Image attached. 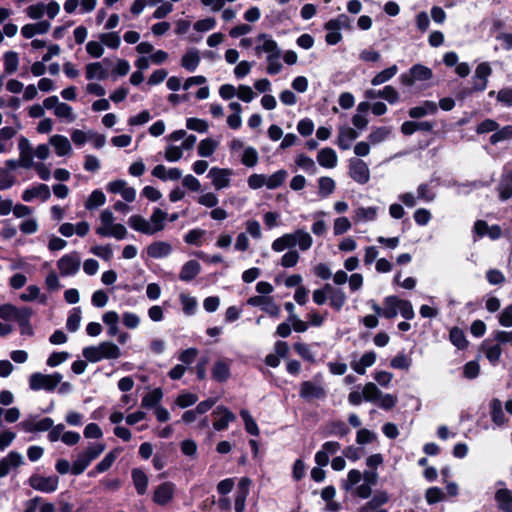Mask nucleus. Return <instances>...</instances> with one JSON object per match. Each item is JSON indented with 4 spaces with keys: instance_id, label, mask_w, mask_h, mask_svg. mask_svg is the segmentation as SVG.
<instances>
[{
    "instance_id": "obj_1",
    "label": "nucleus",
    "mask_w": 512,
    "mask_h": 512,
    "mask_svg": "<svg viewBox=\"0 0 512 512\" xmlns=\"http://www.w3.org/2000/svg\"><path fill=\"white\" fill-rule=\"evenodd\" d=\"M313 239L311 235L304 229H297L293 233H286L281 237L276 238L271 245L275 252H282L285 249L292 250L296 245L300 250L306 251L311 248Z\"/></svg>"
},
{
    "instance_id": "obj_2",
    "label": "nucleus",
    "mask_w": 512,
    "mask_h": 512,
    "mask_svg": "<svg viewBox=\"0 0 512 512\" xmlns=\"http://www.w3.org/2000/svg\"><path fill=\"white\" fill-rule=\"evenodd\" d=\"M105 448L106 445L104 443H90L85 450L78 454L76 460L71 465L66 460V473L70 472L72 475L82 474L103 453Z\"/></svg>"
},
{
    "instance_id": "obj_3",
    "label": "nucleus",
    "mask_w": 512,
    "mask_h": 512,
    "mask_svg": "<svg viewBox=\"0 0 512 512\" xmlns=\"http://www.w3.org/2000/svg\"><path fill=\"white\" fill-rule=\"evenodd\" d=\"M492 73V69L487 62L480 63L473 76V84L470 87H460L456 91V99L464 101L471 97L474 92H482L486 89L488 78Z\"/></svg>"
},
{
    "instance_id": "obj_4",
    "label": "nucleus",
    "mask_w": 512,
    "mask_h": 512,
    "mask_svg": "<svg viewBox=\"0 0 512 512\" xmlns=\"http://www.w3.org/2000/svg\"><path fill=\"white\" fill-rule=\"evenodd\" d=\"M82 355L86 361L97 363L103 359H117L121 356L120 348L110 341H103L97 346L83 348Z\"/></svg>"
},
{
    "instance_id": "obj_5",
    "label": "nucleus",
    "mask_w": 512,
    "mask_h": 512,
    "mask_svg": "<svg viewBox=\"0 0 512 512\" xmlns=\"http://www.w3.org/2000/svg\"><path fill=\"white\" fill-rule=\"evenodd\" d=\"M62 378V374L58 372L50 375L35 372L29 377V387L33 391L45 390L47 392H53L61 383Z\"/></svg>"
},
{
    "instance_id": "obj_6",
    "label": "nucleus",
    "mask_w": 512,
    "mask_h": 512,
    "mask_svg": "<svg viewBox=\"0 0 512 512\" xmlns=\"http://www.w3.org/2000/svg\"><path fill=\"white\" fill-rule=\"evenodd\" d=\"M349 176L358 184L364 185L370 180L368 165L359 158L349 160Z\"/></svg>"
},
{
    "instance_id": "obj_7",
    "label": "nucleus",
    "mask_w": 512,
    "mask_h": 512,
    "mask_svg": "<svg viewBox=\"0 0 512 512\" xmlns=\"http://www.w3.org/2000/svg\"><path fill=\"white\" fill-rule=\"evenodd\" d=\"M401 298L396 295H390L383 299L382 306L374 305L375 313L386 319H393L398 314V307Z\"/></svg>"
},
{
    "instance_id": "obj_8",
    "label": "nucleus",
    "mask_w": 512,
    "mask_h": 512,
    "mask_svg": "<svg viewBox=\"0 0 512 512\" xmlns=\"http://www.w3.org/2000/svg\"><path fill=\"white\" fill-rule=\"evenodd\" d=\"M58 476L44 477L39 474H33L29 478V485L38 491L50 493L57 489Z\"/></svg>"
},
{
    "instance_id": "obj_9",
    "label": "nucleus",
    "mask_w": 512,
    "mask_h": 512,
    "mask_svg": "<svg viewBox=\"0 0 512 512\" xmlns=\"http://www.w3.org/2000/svg\"><path fill=\"white\" fill-rule=\"evenodd\" d=\"M212 415L217 417L213 422V428L216 431L226 430L229 426V423L236 420V415L224 405L217 406L212 412Z\"/></svg>"
},
{
    "instance_id": "obj_10",
    "label": "nucleus",
    "mask_w": 512,
    "mask_h": 512,
    "mask_svg": "<svg viewBox=\"0 0 512 512\" xmlns=\"http://www.w3.org/2000/svg\"><path fill=\"white\" fill-rule=\"evenodd\" d=\"M299 396L308 402L314 399L322 400L326 397V390L322 386L307 380L300 384Z\"/></svg>"
},
{
    "instance_id": "obj_11",
    "label": "nucleus",
    "mask_w": 512,
    "mask_h": 512,
    "mask_svg": "<svg viewBox=\"0 0 512 512\" xmlns=\"http://www.w3.org/2000/svg\"><path fill=\"white\" fill-rule=\"evenodd\" d=\"M174 493L175 484L170 481L163 482L154 490L152 500L157 505L165 506L173 499Z\"/></svg>"
},
{
    "instance_id": "obj_12",
    "label": "nucleus",
    "mask_w": 512,
    "mask_h": 512,
    "mask_svg": "<svg viewBox=\"0 0 512 512\" xmlns=\"http://www.w3.org/2000/svg\"><path fill=\"white\" fill-rule=\"evenodd\" d=\"M498 196L499 200L505 202L512 198V170L503 168L500 180L498 183Z\"/></svg>"
},
{
    "instance_id": "obj_13",
    "label": "nucleus",
    "mask_w": 512,
    "mask_h": 512,
    "mask_svg": "<svg viewBox=\"0 0 512 512\" xmlns=\"http://www.w3.org/2000/svg\"><path fill=\"white\" fill-rule=\"evenodd\" d=\"M18 148L20 151L19 161L21 167L26 169L33 167L36 163L33 162L34 151L30 145L29 140L22 136L19 139Z\"/></svg>"
},
{
    "instance_id": "obj_14",
    "label": "nucleus",
    "mask_w": 512,
    "mask_h": 512,
    "mask_svg": "<svg viewBox=\"0 0 512 512\" xmlns=\"http://www.w3.org/2000/svg\"><path fill=\"white\" fill-rule=\"evenodd\" d=\"M230 171L227 169H221L218 167H212L207 177L211 179L213 186L216 190H221L229 186L230 183Z\"/></svg>"
},
{
    "instance_id": "obj_15",
    "label": "nucleus",
    "mask_w": 512,
    "mask_h": 512,
    "mask_svg": "<svg viewBox=\"0 0 512 512\" xmlns=\"http://www.w3.org/2000/svg\"><path fill=\"white\" fill-rule=\"evenodd\" d=\"M50 196L51 193L48 185L42 183L26 189L22 193V199L25 202H31L34 198H40L42 201H46Z\"/></svg>"
},
{
    "instance_id": "obj_16",
    "label": "nucleus",
    "mask_w": 512,
    "mask_h": 512,
    "mask_svg": "<svg viewBox=\"0 0 512 512\" xmlns=\"http://www.w3.org/2000/svg\"><path fill=\"white\" fill-rule=\"evenodd\" d=\"M211 377L218 383H225L231 377L230 364L225 360H217L211 369Z\"/></svg>"
},
{
    "instance_id": "obj_17",
    "label": "nucleus",
    "mask_w": 512,
    "mask_h": 512,
    "mask_svg": "<svg viewBox=\"0 0 512 512\" xmlns=\"http://www.w3.org/2000/svg\"><path fill=\"white\" fill-rule=\"evenodd\" d=\"M437 112V104L433 101L425 100L421 105L410 108L408 115L412 119H419L427 115H434Z\"/></svg>"
},
{
    "instance_id": "obj_18",
    "label": "nucleus",
    "mask_w": 512,
    "mask_h": 512,
    "mask_svg": "<svg viewBox=\"0 0 512 512\" xmlns=\"http://www.w3.org/2000/svg\"><path fill=\"white\" fill-rule=\"evenodd\" d=\"M119 452L120 449L115 448L107 453L105 457L92 470L88 472V476L96 477L98 474L108 471L115 462Z\"/></svg>"
},
{
    "instance_id": "obj_19",
    "label": "nucleus",
    "mask_w": 512,
    "mask_h": 512,
    "mask_svg": "<svg viewBox=\"0 0 512 512\" xmlns=\"http://www.w3.org/2000/svg\"><path fill=\"white\" fill-rule=\"evenodd\" d=\"M172 252V246L165 241L152 242L147 247V255L153 259H161L168 257Z\"/></svg>"
},
{
    "instance_id": "obj_20",
    "label": "nucleus",
    "mask_w": 512,
    "mask_h": 512,
    "mask_svg": "<svg viewBox=\"0 0 512 512\" xmlns=\"http://www.w3.org/2000/svg\"><path fill=\"white\" fill-rule=\"evenodd\" d=\"M257 40L264 41L262 45L255 47V52L258 56H260L262 52H266L268 55L279 54V56H281V50L278 48L277 42L273 40L269 35L261 33L257 36Z\"/></svg>"
},
{
    "instance_id": "obj_21",
    "label": "nucleus",
    "mask_w": 512,
    "mask_h": 512,
    "mask_svg": "<svg viewBox=\"0 0 512 512\" xmlns=\"http://www.w3.org/2000/svg\"><path fill=\"white\" fill-rule=\"evenodd\" d=\"M359 134L351 127H340L337 145L341 150L351 148L352 142L358 138Z\"/></svg>"
},
{
    "instance_id": "obj_22",
    "label": "nucleus",
    "mask_w": 512,
    "mask_h": 512,
    "mask_svg": "<svg viewBox=\"0 0 512 512\" xmlns=\"http://www.w3.org/2000/svg\"><path fill=\"white\" fill-rule=\"evenodd\" d=\"M21 424L26 432H45L53 427L54 421L49 417H45L38 421L25 420Z\"/></svg>"
},
{
    "instance_id": "obj_23",
    "label": "nucleus",
    "mask_w": 512,
    "mask_h": 512,
    "mask_svg": "<svg viewBox=\"0 0 512 512\" xmlns=\"http://www.w3.org/2000/svg\"><path fill=\"white\" fill-rule=\"evenodd\" d=\"M494 499L497 507L502 512H512V491L508 488H501L495 492Z\"/></svg>"
},
{
    "instance_id": "obj_24",
    "label": "nucleus",
    "mask_w": 512,
    "mask_h": 512,
    "mask_svg": "<svg viewBox=\"0 0 512 512\" xmlns=\"http://www.w3.org/2000/svg\"><path fill=\"white\" fill-rule=\"evenodd\" d=\"M338 161L337 154L330 147L322 148L317 154V162L323 168L332 169L336 167Z\"/></svg>"
},
{
    "instance_id": "obj_25",
    "label": "nucleus",
    "mask_w": 512,
    "mask_h": 512,
    "mask_svg": "<svg viewBox=\"0 0 512 512\" xmlns=\"http://www.w3.org/2000/svg\"><path fill=\"white\" fill-rule=\"evenodd\" d=\"M96 234L101 237H114L123 240L127 235V229L123 224L117 223L109 227H97Z\"/></svg>"
},
{
    "instance_id": "obj_26",
    "label": "nucleus",
    "mask_w": 512,
    "mask_h": 512,
    "mask_svg": "<svg viewBox=\"0 0 512 512\" xmlns=\"http://www.w3.org/2000/svg\"><path fill=\"white\" fill-rule=\"evenodd\" d=\"M200 55L197 48L188 49L181 58V66L188 72L196 71L200 63Z\"/></svg>"
},
{
    "instance_id": "obj_27",
    "label": "nucleus",
    "mask_w": 512,
    "mask_h": 512,
    "mask_svg": "<svg viewBox=\"0 0 512 512\" xmlns=\"http://www.w3.org/2000/svg\"><path fill=\"white\" fill-rule=\"evenodd\" d=\"M50 28L48 21H40L33 24H26L21 29V34L24 38L30 39L37 34H45Z\"/></svg>"
},
{
    "instance_id": "obj_28",
    "label": "nucleus",
    "mask_w": 512,
    "mask_h": 512,
    "mask_svg": "<svg viewBox=\"0 0 512 512\" xmlns=\"http://www.w3.org/2000/svg\"><path fill=\"white\" fill-rule=\"evenodd\" d=\"M481 350L484 352L486 358L493 366H496L499 363L502 354V348L500 344L496 343L494 345H489V340L486 339L481 344Z\"/></svg>"
},
{
    "instance_id": "obj_29",
    "label": "nucleus",
    "mask_w": 512,
    "mask_h": 512,
    "mask_svg": "<svg viewBox=\"0 0 512 512\" xmlns=\"http://www.w3.org/2000/svg\"><path fill=\"white\" fill-rule=\"evenodd\" d=\"M200 270L201 265L197 260H189L182 266L179 279L184 282H189L199 274Z\"/></svg>"
},
{
    "instance_id": "obj_30",
    "label": "nucleus",
    "mask_w": 512,
    "mask_h": 512,
    "mask_svg": "<svg viewBox=\"0 0 512 512\" xmlns=\"http://www.w3.org/2000/svg\"><path fill=\"white\" fill-rule=\"evenodd\" d=\"M131 477L138 495H144L148 487V476L140 468H133Z\"/></svg>"
},
{
    "instance_id": "obj_31",
    "label": "nucleus",
    "mask_w": 512,
    "mask_h": 512,
    "mask_svg": "<svg viewBox=\"0 0 512 512\" xmlns=\"http://www.w3.org/2000/svg\"><path fill=\"white\" fill-rule=\"evenodd\" d=\"M128 225L137 232L146 235H153V231H151V224L141 215L134 214L130 216L128 219Z\"/></svg>"
},
{
    "instance_id": "obj_32",
    "label": "nucleus",
    "mask_w": 512,
    "mask_h": 512,
    "mask_svg": "<svg viewBox=\"0 0 512 512\" xmlns=\"http://www.w3.org/2000/svg\"><path fill=\"white\" fill-rule=\"evenodd\" d=\"M489 407L492 422L497 426L504 425L506 418L503 412L502 402L498 398H493L489 403Z\"/></svg>"
},
{
    "instance_id": "obj_33",
    "label": "nucleus",
    "mask_w": 512,
    "mask_h": 512,
    "mask_svg": "<svg viewBox=\"0 0 512 512\" xmlns=\"http://www.w3.org/2000/svg\"><path fill=\"white\" fill-rule=\"evenodd\" d=\"M106 202V195L101 189H95L91 192L84 203V207L88 211H93L103 206Z\"/></svg>"
},
{
    "instance_id": "obj_34",
    "label": "nucleus",
    "mask_w": 512,
    "mask_h": 512,
    "mask_svg": "<svg viewBox=\"0 0 512 512\" xmlns=\"http://www.w3.org/2000/svg\"><path fill=\"white\" fill-rule=\"evenodd\" d=\"M168 217V214L162 209L155 207L150 216V222L152 223L151 228L153 231V235L157 232L162 231L165 228V221Z\"/></svg>"
},
{
    "instance_id": "obj_35",
    "label": "nucleus",
    "mask_w": 512,
    "mask_h": 512,
    "mask_svg": "<svg viewBox=\"0 0 512 512\" xmlns=\"http://www.w3.org/2000/svg\"><path fill=\"white\" fill-rule=\"evenodd\" d=\"M163 398V391L161 388H155L152 391L145 394L141 401V406L146 409H152L159 406L160 401Z\"/></svg>"
},
{
    "instance_id": "obj_36",
    "label": "nucleus",
    "mask_w": 512,
    "mask_h": 512,
    "mask_svg": "<svg viewBox=\"0 0 512 512\" xmlns=\"http://www.w3.org/2000/svg\"><path fill=\"white\" fill-rule=\"evenodd\" d=\"M108 77V71L100 62L89 63L86 66V78L88 80H105Z\"/></svg>"
},
{
    "instance_id": "obj_37",
    "label": "nucleus",
    "mask_w": 512,
    "mask_h": 512,
    "mask_svg": "<svg viewBox=\"0 0 512 512\" xmlns=\"http://www.w3.org/2000/svg\"><path fill=\"white\" fill-rule=\"evenodd\" d=\"M377 213V206L359 207L355 210V220L358 222H371L376 220Z\"/></svg>"
},
{
    "instance_id": "obj_38",
    "label": "nucleus",
    "mask_w": 512,
    "mask_h": 512,
    "mask_svg": "<svg viewBox=\"0 0 512 512\" xmlns=\"http://www.w3.org/2000/svg\"><path fill=\"white\" fill-rule=\"evenodd\" d=\"M449 340L459 350H464L468 347L469 342L466 339L464 331L459 327H453L449 332Z\"/></svg>"
},
{
    "instance_id": "obj_39",
    "label": "nucleus",
    "mask_w": 512,
    "mask_h": 512,
    "mask_svg": "<svg viewBox=\"0 0 512 512\" xmlns=\"http://www.w3.org/2000/svg\"><path fill=\"white\" fill-rule=\"evenodd\" d=\"M398 72V67L396 64L380 71L377 73L372 79L371 84L373 86H379L383 83L388 82L390 79H392Z\"/></svg>"
},
{
    "instance_id": "obj_40",
    "label": "nucleus",
    "mask_w": 512,
    "mask_h": 512,
    "mask_svg": "<svg viewBox=\"0 0 512 512\" xmlns=\"http://www.w3.org/2000/svg\"><path fill=\"white\" fill-rule=\"evenodd\" d=\"M318 187L319 197L327 198L334 192L336 183L331 177L322 176L318 179Z\"/></svg>"
},
{
    "instance_id": "obj_41",
    "label": "nucleus",
    "mask_w": 512,
    "mask_h": 512,
    "mask_svg": "<svg viewBox=\"0 0 512 512\" xmlns=\"http://www.w3.org/2000/svg\"><path fill=\"white\" fill-rule=\"evenodd\" d=\"M437 194L434 187L429 183H421L417 187V199L425 203H431L435 200Z\"/></svg>"
},
{
    "instance_id": "obj_42",
    "label": "nucleus",
    "mask_w": 512,
    "mask_h": 512,
    "mask_svg": "<svg viewBox=\"0 0 512 512\" xmlns=\"http://www.w3.org/2000/svg\"><path fill=\"white\" fill-rule=\"evenodd\" d=\"M350 28V18L346 14H340L324 24L325 30H341Z\"/></svg>"
},
{
    "instance_id": "obj_43",
    "label": "nucleus",
    "mask_w": 512,
    "mask_h": 512,
    "mask_svg": "<svg viewBox=\"0 0 512 512\" xmlns=\"http://www.w3.org/2000/svg\"><path fill=\"white\" fill-rule=\"evenodd\" d=\"M409 72L413 75L415 81H429L433 77L432 70L422 64H414L409 69Z\"/></svg>"
},
{
    "instance_id": "obj_44",
    "label": "nucleus",
    "mask_w": 512,
    "mask_h": 512,
    "mask_svg": "<svg viewBox=\"0 0 512 512\" xmlns=\"http://www.w3.org/2000/svg\"><path fill=\"white\" fill-rule=\"evenodd\" d=\"M218 147V142L212 138H205L200 141L197 152L200 157L208 158L213 155Z\"/></svg>"
},
{
    "instance_id": "obj_45",
    "label": "nucleus",
    "mask_w": 512,
    "mask_h": 512,
    "mask_svg": "<svg viewBox=\"0 0 512 512\" xmlns=\"http://www.w3.org/2000/svg\"><path fill=\"white\" fill-rule=\"evenodd\" d=\"M240 416L244 421L246 432L252 436H259V427L250 412L247 409H241Z\"/></svg>"
},
{
    "instance_id": "obj_46",
    "label": "nucleus",
    "mask_w": 512,
    "mask_h": 512,
    "mask_svg": "<svg viewBox=\"0 0 512 512\" xmlns=\"http://www.w3.org/2000/svg\"><path fill=\"white\" fill-rule=\"evenodd\" d=\"M288 173L284 169H280L273 174H271L268 178H266V187L270 190H274L283 185Z\"/></svg>"
},
{
    "instance_id": "obj_47",
    "label": "nucleus",
    "mask_w": 512,
    "mask_h": 512,
    "mask_svg": "<svg viewBox=\"0 0 512 512\" xmlns=\"http://www.w3.org/2000/svg\"><path fill=\"white\" fill-rule=\"evenodd\" d=\"M512 138V126L506 125L502 128H498L494 133L490 136L489 142L492 145H496L500 142L507 141Z\"/></svg>"
},
{
    "instance_id": "obj_48",
    "label": "nucleus",
    "mask_w": 512,
    "mask_h": 512,
    "mask_svg": "<svg viewBox=\"0 0 512 512\" xmlns=\"http://www.w3.org/2000/svg\"><path fill=\"white\" fill-rule=\"evenodd\" d=\"M363 397L367 402H378L381 398V390L373 382H368L363 387Z\"/></svg>"
},
{
    "instance_id": "obj_49",
    "label": "nucleus",
    "mask_w": 512,
    "mask_h": 512,
    "mask_svg": "<svg viewBox=\"0 0 512 512\" xmlns=\"http://www.w3.org/2000/svg\"><path fill=\"white\" fill-rule=\"evenodd\" d=\"M329 292V305L335 310L340 311L345 304L346 295L343 290H328Z\"/></svg>"
},
{
    "instance_id": "obj_50",
    "label": "nucleus",
    "mask_w": 512,
    "mask_h": 512,
    "mask_svg": "<svg viewBox=\"0 0 512 512\" xmlns=\"http://www.w3.org/2000/svg\"><path fill=\"white\" fill-rule=\"evenodd\" d=\"M19 65L18 54L14 51H7L4 54V71L7 74H13Z\"/></svg>"
},
{
    "instance_id": "obj_51",
    "label": "nucleus",
    "mask_w": 512,
    "mask_h": 512,
    "mask_svg": "<svg viewBox=\"0 0 512 512\" xmlns=\"http://www.w3.org/2000/svg\"><path fill=\"white\" fill-rule=\"evenodd\" d=\"M390 135V129L385 126L377 127L368 135V140L373 145L384 142Z\"/></svg>"
},
{
    "instance_id": "obj_52",
    "label": "nucleus",
    "mask_w": 512,
    "mask_h": 512,
    "mask_svg": "<svg viewBox=\"0 0 512 512\" xmlns=\"http://www.w3.org/2000/svg\"><path fill=\"white\" fill-rule=\"evenodd\" d=\"M81 308L80 307H74L70 312L69 316L66 320V329L75 332L78 330L80 326L81 321Z\"/></svg>"
},
{
    "instance_id": "obj_53",
    "label": "nucleus",
    "mask_w": 512,
    "mask_h": 512,
    "mask_svg": "<svg viewBox=\"0 0 512 512\" xmlns=\"http://www.w3.org/2000/svg\"><path fill=\"white\" fill-rule=\"evenodd\" d=\"M295 163L298 167H300L301 169H303L304 171H306L309 174L316 173L317 168H316L315 162L313 161L312 158H310L309 156H307L303 153L299 154L296 157Z\"/></svg>"
},
{
    "instance_id": "obj_54",
    "label": "nucleus",
    "mask_w": 512,
    "mask_h": 512,
    "mask_svg": "<svg viewBox=\"0 0 512 512\" xmlns=\"http://www.w3.org/2000/svg\"><path fill=\"white\" fill-rule=\"evenodd\" d=\"M197 401H198L197 394L184 391L177 396V398L175 400V404L178 407L185 409V408H188V407L194 405Z\"/></svg>"
},
{
    "instance_id": "obj_55",
    "label": "nucleus",
    "mask_w": 512,
    "mask_h": 512,
    "mask_svg": "<svg viewBox=\"0 0 512 512\" xmlns=\"http://www.w3.org/2000/svg\"><path fill=\"white\" fill-rule=\"evenodd\" d=\"M390 500V496L385 490L376 491L372 498L369 500V507H373L374 510L380 509L383 505L387 504Z\"/></svg>"
},
{
    "instance_id": "obj_56",
    "label": "nucleus",
    "mask_w": 512,
    "mask_h": 512,
    "mask_svg": "<svg viewBox=\"0 0 512 512\" xmlns=\"http://www.w3.org/2000/svg\"><path fill=\"white\" fill-rule=\"evenodd\" d=\"M361 479H362L361 472L357 469H351L347 474V479L342 480L341 488L346 491H349L353 488V486L358 484L361 481Z\"/></svg>"
},
{
    "instance_id": "obj_57",
    "label": "nucleus",
    "mask_w": 512,
    "mask_h": 512,
    "mask_svg": "<svg viewBox=\"0 0 512 512\" xmlns=\"http://www.w3.org/2000/svg\"><path fill=\"white\" fill-rule=\"evenodd\" d=\"M180 301L182 304L183 312L186 315H193L195 313L197 307V301L195 297H192L186 293H181Z\"/></svg>"
},
{
    "instance_id": "obj_58",
    "label": "nucleus",
    "mask_w": 512,
    "mask_h": 512,
    "mask_svg": "<svg viewBox=\"0 0 512 512\" xmlns=\"http://www.w3.org/2000/svg\"><path fill=\"white\" fill-rule=\"evenodd\" d=\"M186 127L187 129L196 131L198 133H206L208 131L209 125L206 120L191 117L187 118Z\"/></svg>"
},
{
    "instance_id": "obj_59",
    "label": "nucleus",
    "mask_w": 512,
    "mask_h": 512,
    "mask_svg": "<svg viewBox=\"0 0 512 512\" xmlns=\"http://www.w3.org/2000/svg\"><path fill=\"white\" fill-rule=\"evenodd\" d=\"M445 494L439 487H430L425 492V499L429 505L445 500Z\"/></svg>"
},
{
    "instance_id": "obj_60",
    "label": "nucleus",
    "mask_w": 512,
    "mask_h": 512,
    "mask_svg": "<svg viewBox=\"0 0 512 512\" xmlns=\"http://www.w3.org/2000/svg\"><path fill=\"white\" fill-rule=\"evenodd\" d=\"M100 40L103 46L105 45L111 49H117L121 43V38L117 32L102 33Z\"/></svg>"
},
{
    "instance_id": "obj_61",
    "label": "nucleus",
    "mask_w": 512,
    "mask_h": 512,
    "mask_svg": "<svg viewBox=\"0 0 512 512\" xmlns=\"http://www.w3.org/2000/svg\"><path fill=\"white\" fill-rule=\"evenodd\" d=\"M258 152L254 147L248 146L244 149L241 162L247 167H254L258 162Z\"/></svg>"
},
{
    "instance_id": "obj_62",
    "label": "nucleus",
    "mask_w": 512,
    "mask_h": 512,
    "mask_svg": "<svg viewBox=\"0 0 512 512\" xmlns=\"http://www.w3.org/2000/svg\"><path fill=\"white\" fill-rule=\"evenodd\" d=\"M412 359L404 353H399L390 361V366L394 369L408 370L411 366Z\"/></svg>"
},
{
    "instance_id": "obj_63",
    "label": "nucleus",
    "mask_w": 512,
    "mask_h": 512,
    "mask_svg": "<svg viewBox=\"0 0 512 512\" xmlns=\"http://www.w3.org/2000/svg\"><path fill=\"white\" fill-rule=\"evenodd\" d=\"M293 349L295 352L305 361L310 363H315V357L313 353L310 351L309 346L305 343L296 342L293 344Z\"/></svg>"
},
{
    "instance_id": "obj_64",
    "label": "nucleus",
    "mask_w": 512,
    "mask_h": 512,
    "mask_svg": "<svg viewBox=\"0 0 512 512\" xmlns=\"http://www.w3.org/2000/svg\"><path fill=\"white\" fill-rule=\"evenodd\" d=\"M480 374V365L477 361H469L463 366V377L469 380L475 379Z\"/></svg>"
}]
</instances>
